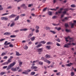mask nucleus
<instances>
[{
	"label": "nucleus",
	"instance_id": "obj_37",
	"mask_svg": "<svg viewBox=\"0 0 76 76\" xmlns=\"http://www.w3.org/2000/svg\"><path fill=\"white\" fill-rule=\"evenodd\" d=\"M3 10V8L1 7V5H0V10Z\"/></svg>",
	"mask_w": 76,
	"mask_h": 76
},
{
	"label": "nucleus",
	"instance_id": "obj_32",
	"mask_svg": "<svg viewBox=\"0 0 76 76\" xmlns=\"http://www.w3.org/2000/svg\"><path fill=\"white\" fill-rule=\"evenodd\" d=\"M56 18H57V17L56 16H54L52 17V19H56Z\"/></svg>",
	"mask_w": 76,
	"mask_h": 76
},
{
	"label": "nucleus",
	"instance_id": "obj_40",
	"mask_svg": "<svg viewBox=\"0 0 76 76\" xmlns=\"http://www.w3.org/2000/svg\"><path fill=\"white\" fill-rule=\"evenodd\" d=\"M25 4H23L21 5L20 6L21 7H24L25 6Z\"/></svg>",
	"mask_w": 76,
	"mask_h": 76
},
{
	"label": "nucleus",
	"instance_id": "obj_12",
	"mask_svg": "<svg viewBox=\"0 0 76 76\" xmlns=\"http://www.w3.org/2000/svg\"><path fill=\"white\" fill-rule=\"evenodd\" d=\"M55 29L58 31H60V30H61V27H59L58 28L57 27H56L55 28Z\"/></svg>",
	"mask_w": 76,
	"mask_h": 76
},
{
	"label": "nucleus",
	"instance_id": "obj_5",
	"mask_svg": "<svg viewBox=\"0 0 76 76\" xmlns=\"http://www.w3.org/2000/svg\"><path fill=\"white\" fill-rule=\"evenodd\" d=\"M43 61H44V62L47 63H48V64H50L51 63V62H50V61H48L47 59H45Z\"/></svg>",
	"mask_w": 76,
	"mask_h": 76
},
{
	"label": "nucleus",
	"instance_id": "obj_9",
	"mask_svg": "<svg viewBox=\"0 0 76 76\" xmlns=\"http://www.w3.org/2000/svg\"><path fill=\"white\" fill-rule=\"evenodd\" d=\"M4 44V45H6V46L8 45H9V44H10V42H9L7 43V41H6L5 42Z\"/></svg>",
	"mask_w": 76,
	"mask_h": 76
},
{
	"label": "nucleus",
	"instance_id": "obj_59",
	"mask_svg": "<svg viewBox=\"0 0 76 76\" xmlns=\"http://www.w3.org/2000/svg\"><path fill=\"white\" fill-rule=\"evenodd\" d=\"M60 72H57L56 73V75H57V76H58V75H60Z\"/></svg>",
	"mask_w": 76,
	"mask_h": 76
},
{
	"label": "nucleus",
	"instance_id": "obj_14",
	"mask_svg": "<svg viewBox=\"0 0 76 76\" xmlns=\"http://www.w3.org/2000/svg\"><path fill=\"white\" fill-rule=\"evenodd\" d=\"M45 57L47 58H50V55L48 54H46L45 56Z\"/></svg>",
	"mask_w": 76,
	"mask_h": 76
},
{
	"label": "nucleus",
	"instance_id": "obj_3",
	"mask_svg": "<svg viewBox=\"0 0 76 76\" xmlns=\"http://www.w3.org/2000/svg\"><path fill=\"white\" fill-rule=\"evenodd\" d=\"M16 64V62H14L12 63L10 65L8 66V68L7 69V70H9L10 69V68L12 67L13 66H14Z\"/></svg>",
	"mask_w": 76,
	"mask_h": 76
},
{
	"label": "nucleus",
	"instance_id": "obj_38",
	"mask_svg": "<svg viewBox=\"0 0 76 76\" xmlns=\"http://www.w3.org/2000/svg\"><path fill=\"white\" fill-rule=\"evenodd\" d=\"M16 37V35H12L10 36V37H11V38H15Z\"/></svg>",
	"mask_w": 76,
	"mask_h": 76
},
{
	"label": "nucleus",
	"instance_id": "obj_35",
	"mask_svg": "<svg viewBox=\"0 0 76 76\" xmlns=\"http://www.w3.org/2000/svg\"><path fill=\"white\" fill-rule=\"evenodd\" d=\"M40 43H42L43 44H44L45 43V42L44 41H42L40 42Z\"/></svg>",
	"mask_w": 76,
	"mask_h": 76
},
{
	"label": "nucleus",
	"instance_id": "obj_46",
	"mask_svg": "<svg viewBox=\"0 0 76 76\" xmlns=\"http://www.w3.org/2000/svg\"><path fill=\"white\" fill-rule=\"evenodd\" d=\"M41 59V60H43V61H44L45 59V58H44V57H42Z\"/></svg>",
	"mask_w": 76,
	"mask_h": 76
},
{
	"label": "nucleus",
	"instance_id": "obj_51",
	"mask_svg": "<svg viewBox=\"0 0 76 76\" xmlns=\"http://www.w3.org/2000/svg\"><path fill=\"white\" fill-rule=\"evenodd\" d=\"M23 8L24 9H27V6H26V5H25V6H24Z\"/></svg>",
	"mask_w": 76,
	"mask_h": 76
},
{
	"label": "nucleus",
	"instance_id": "obj_1",
	"mask_svg": "<svg viewBox=\"0 0 76 76\" xmlns=\"http://www.w3.org/2000/svg\"><path fill=\"white\" fill-rule=\"evenodd\" d=\"M69 40H70V41H69V43H68L66 44H65V45L64 46V47L66 48H70L69 46H70L71 44L70 42H72L73 41V39L72 38H69Z\"/></svg>",
	"mask_w": 76,
	"mask_h": 76
},
{
	"label": "nucleus",
	"instance_id": "obj_22",
	"mask_svg": "<svg viewBox=\"0 0 76 76\" xmlns=\"http://www.w3.org/2000/svg\"><path fill=\"white\" fill-rule=\"evenodd\" d=\"M38 64L39 65H42L43 64V62L40 61L38 62Z\"/></svg>",
	"mask_w": 76,
	"mask_h": 76
},
{
	"label": "nucleus",
	"instance_id": "obj_56",
	"mask_svg": "<svg viewBox=\"0 0 76 76\" xmlns=\"http://www.w3.org/2000/svg\"><path fill=\"white\" fill-rule=\"evenodd\" d=\"M56 45H57V46H60V45L59 44V43L57 42L56 43Z\"/></svg>",
	"mask_w": 76,
	"mask_h": 76
},
{
	"label": "nucleus",
	"instance_id": "obj_50",
	"mask_svg": "<svg viewBox=\"0 0 76 76\" xmlns=\"http://www.w3.org/2000/svg\"><path fill=\"white\" fill-rule=\"evenodd\" d=\"M69 18H68V17H65L64 18V19L65 20H68V19H69Z\"/></svg>",
	"mask_w": 76,
	"mask_h": 76
},
{
	"label": "nucleus",
	"instance_id": "obj_25",
	"mask_svg": "<svg viewBox=\"0 0 76 76\" xmlns=\"http://www.w3.org/2000/svg\"><path fill=\"white\" fill-rule=\"evenodd\" d=\"M35 74V72H31V75L33 76V75H34Z\"/></svg>",
	"mask_w": 76,
	"mask_h": 76
},
{
	"label": "nucleus",
	"instance_id": "obj_20",
	"mask_svg": "<svg viewBox=\"0 0 76 76\" xmlns=\"http://www.w3.org/2000/svg\"><path fill=\"white\" fill-rule=\"evenodd\" d=\"M73 64L70 63V64H68L66 65V66H68V67H70L71 65Z\"/></svg>",
	"mask_w": 76,
	"mask_h": 76
},
{
	"label": "nucleus",
	"instance_id": "obj_4",
	"mask_svg": "<svg viewBox=\"0 0 76 76\" xmlns=\"http://www.w3.org/2000/svg\"><path fill=\"white\" fill-rule=\"evenodd\" d=\"M43 50H44V48H42L38 49H37V52H39V53H41L43 51Z\"/></svg>",
	"mask_w": 76,
	"mask_h": 76
},
{
	"label": "nucleus",
	"instance_id": "obj_47",
	"mask_svg": "<svg viewBox=\"0 0 76 76\" xmlns=\"http://www.w3.org/2000/svg\"><path fill=\"white\" fill-rule=\"evenodd\" d=\"M5 39H2L0 40V42H1V41H4L5 40Z\"/></svg>",
	"mask_w": 76,
	"mask_h": 76
},
{
	"label": "nucleus",
	"instance_id": "obj_11",
	"mask_svg": "<svg viewBox=\"0 0 76 76\" xmlns=\"http://www.w3.org/2000/svg\"><path fill=\"white\" fill-rule=\"evenodd\" d=\"M70 25H71V28H74V26L75 25V23H71L70 24Z\"/></svg>",
	"mask_w": 76,
	"mask_h": 76
},
{
	"label": "nucleus",
	"instance_id": "obj_44",
	"mask_svg": "<svg viewBox=\"0 0 76 76\" xmlns=\"http://www.w3.org/2000/svg\"><path fill=\"white\" fill-rule=\"evenodd\" d=\"M65 26L66 28H67L69 26V25H68V24L65 23Z\"/></svg>",
	"mask_w": 76,
	"mask_h": 76
},
{
	"label": "nucleus",
	"instance_id": "obj_55",
	"mask_svg": "<svg viewBox=\"0 0 76 76\" xmlns=\"http://www.w3.org/2000/svg\"><path fill=\"white\" fill-rule=\"evenodd\" d=\"M19 30H15L14 31V32H19Z\"/></svg>",
	"mask_w": 76,
	"mask_h": 76
},
{
	"label": "nucleus",
	"instance_id": "obj_34",
	"mask_svg": "<svg viewBox=\"0 0 76 76\" xmlns=\"http://www.w3.org/2000/svg\"><path fill=\"white\" fill-rule=\"evenodd\" d=\"M65 31L66 32H70V30H69L66 29H65Z\"/></svg>",
	"mask_w": 76,
	"mask_h": 76
},
{
	"label": "nucleus",
	"instance_id": "obj_42",
	"mask_svg": "<svg viewBox=\"0 0 76 76\" xmlns=\"http://www.w3.org/2000/svg\"><path fill=\"white\" fill-rule=\"evenodd\" d=\"M36 29L38 30L39 29V26H37L36 27Z\"/></svg>",
	"mask_w": 76,
	"mask_h": 76
},
{
	"label": "nucleus",
	"instance_id": "obj_18",
	"mask_svg": "<svg viewBox=\"0 0 76 76\" xmlns=\"http://www.w3.org/2000/svg\"><path fill=\"white\" fill-rule=\"evenodd\" d=\"M19 19V16H18L15 18L14 20H15V21H16V20H18Z\"/></svg>",
	"mask_w": 76,
	"mask_h": 76
},
{
	"label": "nucleus",
	"instance_id": "obj_8",
	"mask_svg": "<svg viewBox=\"0 0 76 76\" xmlns=\"http://www.w3.org/2000/svg\"><path fill=\"white\" fill-rule=\"evenodd\" d=\"M1 20H8V18L5 17H2L1 18Z\"/></svg>",
	"mask_w": 76,
	"mask_h": 76
},
{
	"label": "nucleus",
	"instance_id": "obj_53",
	"mask_svg": "<svg viewBox=\"0 0 76 76\" xmlns=\"http://www.w3.org/2000/svg\"><path fill=\"white\" fill-rule=\"evenodd\" d=\"M32 35H33V33L32 32L31 33V34H30L29 35V36L30 37H32Z\"/></svg>",
	"mask_w": 76,
	"mask_h": 76
},
{
	"label": "nucleus",
	"instance_id": "obj_15",
	"mask_svg": "<svg viewBox=\"0 0 76 76\" xmlns=\"http://www.w3.org/2000/svg\"><path fill=\"white\" fill-rule=\"evenodd\" d=\"M47 45H51L53 44V42H49L46 43Z\"/></svg>",
	"mask_w": 76,
	"mask_h": 76
},
{
	"label": "nucleus",
	"instance_id": "obj_52",
	"mask_svg": "<svg viewBox=\"0 0 76 76\" xmlns=\"http://www.w3.org/2000/svg\"><path fill=\"white\" fill-rule=\"evenodd\" d=\"M50 10H55V11H56V9H54V8L53 9L52 8H51L50 9Z\"/></svg>",
	"mask_w": 76,
	"mask_h": 76
},
{
	"label": "nucleus",
	"instance_id": "obj_21",
	"mask_svg": "<svg viewBox=\"0 0 76 76\" xmlns=\"http://www.w3.org/2000/svg\"><path fill=\"white\" fill-rule=\"evenodd\" d=\"M15 52L16 53V55L18 56H21L22 54H19V52L16 51Z\"/></svg>",
	"mask_w": 76,
	"mask_h": 76
},
{
	"label": "nucleus",
	"instance_id": "obj_2",
	"mask_svg": "<svg viewBox=\"0 0 76 76\" xmlns=\"http://www.w3.org/2000/svg\"><path fill=\"white\" fill-rule=\"evenodd\" d=\"M13 58V56H11L10 57L8 60H7V62H6L2 64V65H6V64H8L9 63H10L11 62H12V59Z\"/></svg>",
	"mask_w": 76,
	"mask_h": 76
},
{
	"label": "nucleus",
	"instance_id": "obj_30",
	"mask_svg": "<svg viewBox=\"0 0 76 76\" xmlns=\"http://www.w3.org/2000/svg\"><path fill=\"white\" fill-rule=\"evenodd\" d=\"M35 37H32V38H31L30 39H31V41H34V40H35Z\"/></svg>",
	"mask_w": 76,
	"mask_h": 76
},
{
	"label": "nucleus",
	"instance_id": "obj_49",
	"mask_svg": "<svg viewBox=\"0 0 76 76\" xmlns=\"http://www.w3.org/2000/svg\"><path fill=\"white\" fill-rule=\"evenodd\" d=\"M37 62L39 61V60H37V61H34L32 62L33 63H35L36 62H37Z\"/></svg>",
	"mask_w": 76,
	"mask_h": 76
},
{
	"label": "nucleus",
	"instance_id": "obj_43",
	"mask_svg": "<svg viewBox=\"0 0 76 76\" xmlns=\"http://www.w3.org/2000/svg\"><path fill=\"white\" fill-rule=\"evenodd\" d=\"M47 9V8L46 7L44 8L43 10V12H45V11H46V10Z\"/></svg>",
	"mask_w": 76,
	"mask_h": 76
},
{
	"label": "nucleus",
	"instance_id": "obj_28",
	"mask_svg": "<svg viewBox=\"0 0 76 76\" xmlns=\"http://www.w3.org/2000/svg\"><path fill=\"white\" fill-rule=\"evenodd\" d=\"M23 48L24 50H27V49L28 48L26 45L24 47H23Z\"/></svg>",
	"mask_w": 76,
	"mask_h": 76
},
{
	"label": "nucleus",
	"instance_id": "obj_26",
	"mask_svg": "<svg viewBox=\"0 0 76 76\" xmlns=\"http://www.w3.org/2000/svg\"><path fill=\"white\" fill-rule=\"evenodd\" d=\"M19 66L20 67H21V66H22V64H23V62H19Z\"/></svg>",
	"mask_w": 76,
	"mask_h": 76
},
{
	"label": "nucleus",
	"instance_id": "obj_23",
	"mask_svg": "<svg viewBox=\"0 0 76 76\" xmlns=\"http://www.w3.org/2000/svg\"><path fill=\"white\" fill-rule=\"evenodd\" d=\"M15 25V23L13 22L11 23V24L10 25V27H12V26H14Z\"/></svg>",
	"mask_w": 76,
	"mask_h": 76
},
{
	"label": "nucleus",
	"instance_id": "obj_36",
	"mask_svg": "<svg viewBox=\"0 0 76 76\" xmlns=\"http://www.w3.org/2000/svg\"><path fill=\"white\" fill-rule=\"evenodd\" d=\"M5 74V72H1L0 75H4Z\"/></svg>",
	"mask_w": 76,
	"mask_h": 76
},
{
	"label": "nucleus",
	"instance_id": "obj_60",
	"mask_svg": "<svg viewBox=\"0 0 76 76\" xmlns=\"http://www.w3.org/2000/svg\"><path fill=\"white\" fill-rule=\"evenodd\" d=\"M71 76H73L74 75V72H72L71 73Z\"/></svg>",
	"mask_w": 76,
	"mask_h": 76
},
{
	"label": "nucleus",
	"instance_id": "obj_19",
	"mask_svg": "<svg viewBox=\"0 0 76 76\" xmlns=\"http://www.w3.org/2000/svg\"><path fill=\"white\" fill-rule=\"evenodd\" d=\"M46 48L47 49H48L49 50H50L51 49V46H46Z\"/></svg>",
	"mask_w": 76,
	"mask_h": 76
},
{
	"label": "nucleus",
	"instance_id": "obj_13",
	"mask_svg": "<svg viewBox=\"0 0 76 76\" xmlns=\"http://www.w3.org/2000/svg\"><path fill=\"white\" fill-rule=\"evenodd\" d=\"M45 29L47 31L48 30H50V29H51V28H50V27L47 26L45 28Z\"/></svg>",
	"mask_w": 76,
	"mask_h": 76
},
{
	"label": "nucleus",
	"instance_id": "obj_45",
	"mask_svg": "<svg viewBox=\"0 0 76 76\" xmlns=\"http://www.w3.org/2000/svg\"><path fill=\"white\" fill-rule=\"evenodd\" d=\"M9 47H13V45L12 44H10L9 45Z\"/></svg>",
	"mask_w": 76,
	"mask_h": 76
},
{
	"label": "nucleus",
	"instance_id": "obj_17",
	"mask_svg": "<svg viewBox=\"0 0 76 76\" xmlns=\"http://www.w3.org/2000/svg\"><path fill=\"white\" fill-rule=\"evenodd\" d=\"M49 31L50 32H51L52 33V34H56V32L55 31H52V30H50Z\"/></svg>",
	"mask_w": 76,
	"mask_h": 76
},
{
	"label": "nucleus",
	"instance_id": "obj_6",
	"mask_svg": "<svg viewBox=\"0 0 76 76\" xmlns=\"http://www.w3.org/2000/svg\"><path fill=\"white\" fill-rule=\"evenodd\" d=\"M16 16H17V15L12 14L11 15H10L9 17V18H15V17H16Z\"/></svg>",
	"mask_w": 76,
	"mask_h": 76
},
{
	"label": "nucleus",
	"instance_id": "obj_54",
	"mask_svg": "<svg viewBox=\"0 0 76 76\" xmlns=\"http://www.w3.org/2000/svg\"><path fill=\"white\" fill-rule=\"evenodd\" d=\"M70 38H70L69 36H68L67 37L65 38V39H70Z\"/></svg>",
	"mask_w": 76,
	"mask_h": 76
},
{
	"label": "nucleus",
	"instance_id": "obj_57",
	"mask_svg": "<svg viewBox=\"0 0 76 76\" xmlns=\"http://www.w3.org/2000/svg\"><path fill=\"white\" fill-rule=\"evenodd\" d=\"M4 59H7V56H5L4 57Z\"/></svg>",
	"mask_w": 76,
	"mask_h": 76
},
{
	"label": "nucleus",
	"instance_id": "obj_24",
	"mask_svg": "<svg viewBox=\"0 0 76 76\" xmlns=\"http://www.w3.org/2000/svg\"><path fill=\"white\" fill-rule=\"evenodd\" d=\"M71 7H73V8H74L75 7H76V5H75L74 4H72L71 5Z\"/></svg>",
	"mask_w": 76,
	"mask_h": 76
},
{
	"label": "nucleus",
	"instance_id": "obj_10",
	"mask_svg": "<svg viewBox=\"0 0 76 76\" xmlns=\"http://www.w3.org/2000/svg\"><path fill=\"white\" fill-rule=\"evenodd\" d=\"M48 13L49 16H52L53 15V13L51 11H49Z\"/></svg>",
	"mask_w": 76,
	"mask_h": 76
},
{
	"label": "nucleus",
	"instance_id": "obj_27",
	"mask_svg": "<svg viewBox=\"0 0 76 76\" xmlns=\"http://www.w3.org/2000/svg\"><path fill=\"white\" fill-rule=\"evenodd\" d=\"M10 33H9V32H6L4 33V35H10Z\"/></svg>",
	"mask_w": 76,
	"mask_h": 76
},
{
	"label": "nucleus",
	"instance_id": "obj_29",
	"mask_svg": "<svg viewBox=\"0 0 76 76\" xmlns=\"http://www.w3.org/2000/svg\"><path fill=\"white\" fill-rule=\"evenodd\" d=\"M64 11H65L66 12L69 11V8H65L64 9Z\"/></svg>",
	"mask_w": 76,
	"mask_h": 76
},
{
	"label": "nucleus",
	"instance_id": "obj_61",
	"mask_svg": "<svg viewBox=\"0 0 76 76\" xmlns=\"http://www.w3.org/2000/svg\"><path fill=\"white\" fill-rule=\"evenodd\" d=\"M63 14L65 15V14H66V11H64L63 12Z\"/></svg>",
	"mask_w": 76,
	"mask_h": 76
},
{
	"label": "nucleus",
	"instance_id": "obj_64",
	"mask_svg": "<svg viewBox=\"0 0 76 76\" xmlns=\"http://www.w3.org/2000/svg\"><path fill=\"white\" fill-rule=\"evenodd\" d=\"M7 67V66H5L3 67L4 69H6Z\"/></svg>",
	"mask_w": 76,
	"mask_h": 76
},
{
	"label": "nucleus",
	"instance_id": "obj_33",
	"mask_svg": "<svg viewBox=\"0 0 76 76\" xmlns=\"http://www.w3.org/2000/svg\"><path fill=\"white\" fill-rule=\"evenodd\" d=\"M26 16V15L25 14H22L20 15V16L21 17H23V16Z\"/></svg>",
	"mask_w": 76,
	"mask_h": 76
},
{
	"label": "nucleus",
	"instance_id": "obj_62",
	"mask_svg": "<svg viewBox=\"0 0 76 76\" xmlns=\"http://www.w3.org/2000/svg\"><path fill=\"white\" fill-rule=\"evenodd\" d=\"M76 45V44L74 43H72V44H71V45Z\"/></svg>",
	"mask_w": 76,
	"mask_h": 76
},
{
	"label": "nucleus",
	"instance_id": "obj_58",
	"mask_svg": "<svg viewBox=\"0 0 76 76\" xmlns=\"http://www.w3.org/2000/svg\"><path fill=\"white\" fill-rule=\"evenodd\" d=\"M36 33H39V30L36 29Z\"/></svg>",
	"mask_w": 76,
	"mask_h": 76
},
{
	"label": "nucleus",
	"instance_id": "obj_31",
	"mask_svg": "<svg viewBox=\"0 0 76 76\" xmlns=\"http://www.w3.org/2000/svg\"><path fill=\"white\" fill-rule=\"evenodd\" d=\"M56 40L58 42H60V39H59V38L58 39H56Z\"/></svg>",
	"mask_w": 76,
	"mask_h": 76
},
{
	"label": "nucleus",
	"instance_id": "obj_48",
	"mask_svg": "<svg viewBox=\"0 0 76 76\" xmlns=\"http://www.w3.org/2000/svg\"><path fill=\"white\" fill-rule=\"evenodd\" d=\"M31 69H32V70H34V66H32L31 67Z\"/></svg>",
	"mask_w": 76,
	"mask_h": 76
},
{
	"label": "nucleus",
	"instance_id": "obj_39",
	"mask_svg": "<svg viewBox=\"0 0 76 76\" xmlns=\"http://www.w3.org/2000/svg\"><path fill=\"white\" fill-rule=\"evenodd\" d=\"M6 54L5 53H3L1 54V56H4L6 55Z\"/></svg>",
	"mask_w": 76,
	"mask_h": 76
},
{
	"label": "nucleus",
	"instance_id": "obj_41",
	"mask_svg": "<svg viewBox=\"0 0 76 76\" xmlns=\"http://www.w3.org/2000/svg\"><path fill=\"white\" fill-rule=\"evenodd\" d=\"M41 45H38L37 46V48H39V47H41Z\"/></svg>",
	"mask_w": 76,
	"mask_h": 76
},
{
	"label": "nucleus",
	"instance_id": "obj_63",
	"mask_svg": "<svg viewBox=\"0 0 76 76\" xmlns=\"http://www.w3.org/2000/svg\"><path fill=\"white\" fill-rule=\"evenodd\" d=\"M23 29H24V31H28L27 28H24Z\"/></svg>",
	"mask_w": 76,
	"mask_h": 76
},
{
	"label": "nucleus",
	"instance_id": "obj_16",
	"mask_svg": "<svg viewBox=\"0 0 76 76\" xmlns=\"http://www.w3.org/2000/svg\"><path fill=\"white\" fill-rule=\"evenodd\" d=\"M12 70V71H14V72H16V71H17L18 69H16V68H12L11 69Z\"/></svg>",
	"mask_w": 76,
	"mask_h": 76
},
{
	"label": "nucleus",
	"instance_id": "obj_7",
	"mask_svg": "<svg viewBox=\"0 0 76 76\" xmlns=\"http://www.w3.org/2000/svg\"><path fill=\"white\" fill-rule=\"evenodd\" d=\"M61 11L60 10V11H58V12H56V15H58V16H59L60 15L58 14V13H59V14H61Z\"/></svg>",
	"mask_w": 76,
	"mask_h": 76
}]
</instances>
